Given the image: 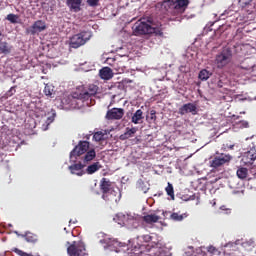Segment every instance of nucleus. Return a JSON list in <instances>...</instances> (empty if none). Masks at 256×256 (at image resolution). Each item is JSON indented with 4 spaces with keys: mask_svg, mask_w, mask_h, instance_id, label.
Masks as SVG:
<instances>
[{
    "mask_svg": "<svg viewBox=\"0 0 256 256\" xmlns=\"http://www.w3.org/2000/svg\"><path fill=\"white\" fill-rule=\"evenodd\" d=\"M99 87L95 84H90L87 87H79L71 96L62 100V103L68 105V109H81L85 101H91V98L97 95Z\"/></svg>",
    "mask_w": 256,
    "mask_h": 256,
    "instance_id": "1",
    "label": "nucleus"
},
{
    "mask_svg": "<svg viewBox=\"0 0 256 256\" xmlns=\"http://www.w3.org/2000/svg\"><path fill=\"white\" fill-rule=\"evenodd\" d=\"M231 61H233V51L231 48L226 47L216 54L214 63L217 69H224V67H227Z\"/></svg>",
    "mask_w": 256,
    "mask_h": 256,
    "instance_id": "2",
    "label": "nucleus"
},
{
    "mask_svg": "<svg viewBox=\"0 0 256 256\" xmlns=\"http://www.w3.org/2000/svg\"><path fill=\"white\" fill-rule=\"evenodd\" d=\"M91 37H93V34L90 31H81L70 38L69 45L72 49H79V47H83V45L90 41Z\"/></svg>",
    "mask_w": 256,
    "mask_h": 256,
    "instance_id": "3",
    "label": "nucleus"
},
{
    "mask_svg": "<svg viewBox=\"0 0 256 256\" xmlns=\"http://www.w3.org/2000/svg\"><path fill=\"white\" fill-rule=\"evenodd\" d=\"M152 22L153 21L151 20H138L132 27L133 35L136 37L141 35H151V31H153V28H151Z\"/></svg>",
    "mask_w": 256,
    "mask_h": 256,
    "instance_id": "4",
    "label": "nucleus"
},
{
    "mask_svg": "<svg viewBox=\"0 0 256 256\" xmlns=\"http://www.w3.org/2000/svg\"><path fill=\"white\" fill-rule=\"evenodd\" d=\"M165 2L168 3L169 9H173L177 15H183L191 3L190 0H165Z\"/></svg>",
    "mask_w": 256,
    "mask_h": 256,
    "instance_id": "5",
    "label": "nucleus"
},
{
    "mask_svg": "<svg viewBox=\"0 0 256 256\" xmlns=\"http://www.w3.org/2000/svg\"><path fill=\"white\" fill-rule=\"evenodd\" d=\"M233 159V156L225 153H221L219 156L214 157L210 161V167L213 169H219V167H223V165L230 163Z\"/></svg>",
    "mask_w": 256,
    "mask_h": 256,
    "instance_id": "6",
    "label": "nucleus"
},
{
    "mask_svg": "<svg viewBox=\"0 0 256 256\" xmlns=\"http://www.w3.org/2000/svg\"><path fill=\"white\" fill-rule=\"evenodd\" d=\"M89 149L88 141H79L78 145L74 147V149L70 152V159H77V157H81V155H85Z\"/></svg>",
    "mask_w": 256,
    "mask_h": 256,
    "instance_id": "7",
    "label": "nucleus"
},
{
    "mask_svg": "<svg viewBox=\"0 0 256 256\" xmlns=\"http://www.w3.org/2000/svg\"><path fill=\"white\" fill-rule=\"evenodd\" d=\"M102 199L110 205H117L121 201V190L116 189L108 192V194H102Z\"/></svg>",
    "mask_w": 256,
    "mask_h": 256,
    "instance_id": "8",
    "label": "nucleus"
},
{
    "mask_svg": "<svg viewBox=\"0 0 256 256\" xmlns=\"http://www.w3.org/2000/svg\"><path fill=\"white\" fill-rule=\"evenodd\" d=\"M47 29V24L43 20H37L33 25L26 30V33L30 35H36V33H41Z\"/></svg>",
    "mask_w": 256,
    "mask_h": 256,
    "instance_id": "9",
    "label": "nucleus"
},
{
    "mask_svg": "<svg viewBox=\"0 0 256 256\" xmlns=\"http://www.w3.org/2000/svg\"><path fill=\"white\" fill-rule=\"evenodd\" d=\"M128 255L134 256H149V250L145 247V245H134L131 248L127 249Z\"/></svg>",
    "mask_w": 256,
    "mask_h": 256,
    "instance_id": "10",
    "label": "nucleus"
},
{
    "mask_svg": "<svg viewBox=\"0 0 256 256\" xmlns=\"http://www.w3.org/2000/svg\"><path fill=\"white\" fill-rule=\"evenodd\" d=\"M123 115H125V110L123 108H112L107 111L106 119L119 120L123 119Z\"/></svg>",
    "mask_w": 256,
    "mask_h": 256,
    "instance_id": "11",
    "label": "nucleus"
},
{
    "mask_svg": "<svg viewBox=\"0 0 256 256\" xmlns=\"http://www.w3.org/2000/svg\"><path fill=\"white\" fill-rule=\"evenodd\" d=\"M68 169L72 175H77L78 177L85 175V170H83L85 169V164L81 162L70 165Z\"/></svg>",
    "mask_w": 256,
    "mask_h": 256,
    "instance_id": "12",
    "label": "nucleus"
},
{
    "mask_svg": "<svg viewBox=\"0 0 256 256\" xmlns=\"http://www.w3.org/2000/svg\"><path fill=\"white\" fill-rule=\"evenodd\" d=\"M100 191H102V195H107L111 191H114L113 183L107 178H102L100 181Z\"/></svg>",
    "mask_w": 256,
    "mask_h": 256,
    "instance_id": "13",
    "label": "nucleus"
},
{
    "mask_svg": "<svg viewBox=\"0 0 256 256\" xmlns=\"http://www.w3.org/2000/svg\"><path fill=\"white\" fill-rule=\"evenodd\" d=\"M256 159V149H250L242 157V162L246 165H253Z\"/></svg>",
    "mask_w": 256,
    "mask_h": 256,
    "instance_id": "14",
    "label": "nucleus"
},
{
    "mask_svg": "<svg viewBox=\"0 0 256 256\" xmlns=\"http://www.w3.org/2000/svg\"><path fill=\"white\" fill-rule=\"evenodd\" d=\"M66 5L73 13H79L83 0H66Z\"/></svg>",
    "mask_w": 256,
    "mask_h": 256,
    "instance_id": "15",
    "label": "nucleus"
},
{
    "mask_svg": "<svg viewBox=\"0 0 256 256\" xmlns=\"http://www.w3.org/2000/svg\"><path fill=\"white\" fill-rule=\"evenodd\" d=\"M179 115H186V113H197V106L193 103L184 104L182 107L179 108L178 111Z\"/></svg>",
    "mask_w": 256,
    "mask_h": 256,
    "instance_id": "16",
    "label": "nucleus"
},
{
    "mask_svg": "<svg viewBox=\"0 0 256 256\" xmlns=\"http://www.w3.org/2000/svg\"><path fill=\"white\" fill-rule=\"evenodd\" d=\"M159 219H161V216L157 215V214H145L142 217V221H144V223H146L147 225H153L154 223H158Z\"/></svg>",
    "mask_w": 256,
    "mask_h": 256,
    "instance_id": "17",
    "label": "nucleus"
},
{
    "mask_svg": "<svg viewBox=\"0 0 256 256\" xmlns=\"http://www.w3.org/2000/svg\"><path fill=\"white\" fill-rule=\"evenodd\" d=\"M99 75L104 81H109V79H113V70L109 67H104L100 69Z\"/></svg>",
    "mask_w": 256,
    "mask_h": 256,
    "instance_id": "18",
    "label": "nucleus"
},
{
    "mask_svg": "<svg viewBox=\"0 0 256 256\" xmlns=\"http://www.w3.org/2000/svg\"><path fill=\"white\" fill-rule=\"evenodd\" d=\"M135 133H137L136 127H132V128L127 127L126 131L120 135V140L127 141V139H131V137H133Z\"/></svg>",
    "mask_w": 256,
    "mask_h": 256,
    "instance_id": "19",
    "label": "nucleus"
},
{
    "mask_svg": "<svg viewBox=\"0 0 256 256\" xmlns=\"http://www.w3.org/2000/svg\"><path fill=\"white\" fill-rule=\"evenodd\" d=\"M151 29H152L151 34H154L156 37H164L163 25L154 24L153 21H152Z\"/></svg>",
    "mask_w": 256,
    "mask_h": 256,
    "instance_id": "20",
    "label": "nucleus"
},
{
    "mask_svg": "<svg viewBox=\"0 0 256 256\" xmlns=\"http://www.w3.org/2000/svg\"><path fill=\"white\" fill-rule=\"evenodd\" d=\"M95 157H97V152H95V149H90L84 154L82 161L83 163H91Z\"/></svg>",
    "mask_w": 256,
    "mask_h": 256,
    "instance_id": "21",
    "label": "nucleus"
},
{
    "mask_svg": "<svg viewBox=\"0 0 256 256\" xmlns=\"http://www.w3.org/2000/svg\"><path fill=\"white\" fill-rule=\"evenodd\" d=\"M127 217H128V214L118 213L116 214L114 221H116L118 225H121L122 227H126Z\"/></svg>",
    "mask_w": 256,
    "mask_h": 256,
    "instance_id": "22",
    "label": "nucleus"
},
{
    "mask_svg": "<svg viewBox=\"0 0 256 256\" xmlns=\"http://www.w3.org/2000/svg\"><path fill=\"white\" fill-rule=\"evenodd\" d=\"M142 119H144L143 117V110L138 109L132 116V123H134V125H139V123H141Z\"/></svg>",
    "mask_w": 256,
    "mask_h": 256,
    "instance_id": "23",
    "label": "nucleus"
},
{
    "mask_svg": "<svg viewBox=\"0 0 256 256\" xmlns=\"http://www.w3.org/2000/svg\"><path fill=\"white\" fill-rule=\"evenodd\" d=\"M101 163L99 162H94L93 164L89 165L86 168V173L88 175H93V173H97V171H99V169H101Z\"/></svg>",
    "mask_w": 256,
    "mask_h": 256,
    "instance_id": "24",
    "label": "nucleus"
},
{
    "mask_svg": "<svg viewBox=\"0 0 256 256\" xmlns=\"http://www.w3.org/2000/svg\"><path fill=\"white\" fill-rule=\"evenodd\" d=\"M13 51V46L9 45L7 42H1L0 40V52L4 55H9Z\"/></svg>",
    "mask_w": 256,
    "mask_h": 256,
    "instance_id": "25",
    "label": "nucleus"
},
{
    "mask_svg": "<svg viewBox=\"0 0 256 256\" xmlns=\"http://www.w3.org/2000/svg\"><path fill=\"white\" fill-rule=\"evenodd\" d=\"M165 191H166L168 197H170L172 199V201H175V190H174L173 184H171V182H168V185L165 188Z\"/></svg>",
    "mask_w": 256,
    "mask_h": 256,
    "instance_id": "26",
    "label": "nucleus"
},
{
    "mask_svg": "<svg viewBox=\"0 0 256 256\" xmlns=\"http://www.w3.org/2000/svg\"><path fill=\"white\" fill-rule=\"evenodd\" d=\"M236 175L239 179H247V175H249V170L247 168H239L236 172Z\"/></svg>",
    "mask_w": 256,
    "mask_h": 256,
    "instance_id": "27",
    "label": "nucleus"
},
{
    "mask_svg": "<svg viewBox=\"0 0 256 256\" xmlns=\"http://www.w3.org/2000/svg\"><path fill=\"white\" fill-rule=\"evenodd\" d=\"M24 239L27 241V243H37V235L36 234H33L31 232H27L25 235H24Z\"/></svg>",
    "mask_w": 256,
    "mask_h": 256,
    "instance_id": "28",
    "label": "nucleus"
},
{
    "mask_svg": "<svg viewBox=\"0 0 256 256\" xmlns=\"http://www.w3.org/2000/svg\"><path fill=\"white\" fill-rule=\"evenodd\" d=\"M137 225V218L128 214L126 218V227H135Z\"/></svg>",
    "mask_w": 256,
    "mask_h": 256,
    "instance_id": "29",
    "label": "nucleus"
},
{
    "mask_svg": "<svg viewBox=\"0 0 256 256\" xmlns=\"http://www.w3.org/2000/svg\"><path fill=\"white\" fill-rule=\"evenodd\" d=\"M185 217H187L186 214H179L177 212H174L170 215V219H172V221H183Z\"/></svg>",
    "mask_w": 256,
    "mask_h": 256,
    "instance_id": "30",
    "label": "nucleus"
},
{
    "mask_svg": "<svg viewBox=\"0 0 256 256\" xmlns=\"http://www.w3.org/2000/svg\"><path fill=\"white\" fill-rule=\"evenodd\" d=\"M198 77L201 81H207V79H209V77H211V73L209 71H207L206 69H203L200 71Z\"/></svg>",
    "mask_w": 256,
    "mask_h": 256,
    "instance_id": "31",
    "label": "nucleus"
},
{
    "mask_svg": "<svg viewBox=\"0 0 256 256\" xmlns=\"http://www.w3.org/2000/svg\"><path fill=\"white\" fill-rule=\"evenodd\" d=\"M53 93H55V90H53V86L46 84L44 87V95L53 98Z\"/></svg>",
    "mask_w": 256,
    "mask_h": 256,
    "instance_id": "32",
    "label": "nucleus"
},
{
    "mask_svg": "<svg viewBox=\"0 0 256 256\" xmlns=\"http://www.w3.org/2000/svg\"><path fill=\"white\" fill-rule=\"evenodd\" d=\"M6 19L13 24L19 23V15L17 14H8Z\"/></svg>",
    "mask_w": 256,
    "mask_h": 256,
    "instance_id": "33",
    "label": "nucleus"
},
{
    "mask_svg": "<svg viewBox=\"0 0 256 256\" xmlns=\"http://www.w3.org/2000/svg\"><path fill=\"white\" fill-rule=\"evenodd\" d=\"M242 247H244V249H248L249 251H251V249L255 247V241L253 240L245 241L242 243Z\"/></svg>",
    "mask_w": 256,
    "mask_h": 256,
    "instance_id": "34",
    "label": "nucleus"
},
{
    "mask_svg": "<svg viewBox=\"0 0 256 256\" xmlns=\"http://www.w3.org/2000/svg\"><path fill=\"white\" fill-rule=\"evenodd\" d=\"M249 64V60H244L241 64V69H245V71H251L252 67H255L254 64L248 65Z\"/></svg>",
    "mask_w": 256,
    "mask_h": 256,
    "instance_id": "35",
    "label": "nucleus"
},
{
    "mask_svg": "<svg viewBox=\"0 0 256 256\" xmlns=\"http://www.w3.org/2000/svg\"><path fill=\"white\" fill-rule=\"evenodd\" d=\"M253 1L254 0H238V4L240 5V7L245 9V7H249V5H251V2Z\"/></svg>",
    "mask_w": 256,
    "mask_h": 256,
    "instance_id": "36",
    "label": "nucleus"
},
{
    "mask_svg": "<svg viewBox=\"0 0 256 256\" xmlns=\"http://www.w3.org/2000/svg\"><path fill=\"white\" fill-rule=\"evenodd\" d=\"M55 117H57V112L55 110H52V114L50 117L47 118L46 124L51 125V123H53V121H55Z\"/></svg>",
    "mask_w": 256,
    "mask_h": 256,
    "instance_id": "37",
    "label": "nucleus"
},
{
    "mask_svg": "<svg viewBox=\"0 0 256 256\" xmlns=\"http://www.w3.org/2000/svg\"><path fill=\"white\" fill-rule=\"evenodd\" d=\"M103 137H105V135L103 134V132H96V133H94V135H93L94 141H97V142L103 141Z\"/></svg>",
    "mask_w": 256,
    "mask_h": 256,
    "instance_id": "38",
    "label": "nucleus"
},
{
    "mask_svg": "<svg viewBox=\"0 0 256 256\" xmlns=\"http://www.w3.org/2000/svg\"><path fill=\"white\" fill-rule=\"evenodd\" d=\"M86 3L89 7H97L99 5V0H87Z\"/></svg>",
    "mask_w": 256,
    "mask_h": 256,
    "instance_id": "39",
    "label": "nucleus"
},
{
    "mask_svg": "<svg viewBox=\"0 0 256 256\" xmlns=\"http://www.w3.org/2000/svg\"><path fill=\"white\" fill-rule=\"evenodd\" d=\"M143 241H145V243H151V241H153V236L146 234L142 236Z\"/></svg>",
    "mask_w": 256,
    "mask_h": 256,
    "instance_id": "40",
    "label": "nucleus"
},
{
    "mask_svg": "<svg viewBox=\"0 0 256 256\" xmlns=\"http://www.w3.org/2000/svg\"><path fill=\"white\" fill-rule=\"evenodd\" d=\"M150 119H151V121L157 120V111H155V110L150 111Z\"/></svg>",
    "mask_w": 256,
    "mask_h": 256,
    "instance_id": "41",
    "label": "nucleus"
},
{
    "mask_svg": "<svg viewBox=\"0 0 256 256\" xmlns=\"http://www.w3.org/2000/svg\"><path fill=\"white\" fill-rule=\"evenodd\" d=\"M111 256H125V251L116 250L111 253Z\"/></svg>",
    "mask_w": 256,
    "mask_h": 256,
    "instance_id": "42",
    "label": "nucleus"
},
{
    "mask_svg": "<svg viewBox=\"0 0 256 256\" xmlns=\"http://www.w3.org/2000/svg\"><path fill=\"white\" fill-rule=\"evenodd\" d=\"M240 127H242L243 129H247L249 127V122L245 120L240 121Z\"/></svg>",
    "mask_w": 256,
    "mask_h": 256,
    "instance_id": "43",
    "label": "nucleus"
},
{
    "mask_svg": "<svg viewBox=\"0 0 256 256\" xmlns=\"http://www.w3.org/2000/svg\"><path fill=\"white\" fill-rule=\"evenodd\" d=\"M208 252L215 254V253H217V249L215 247H213V246H209L208 247Z\"/></svg>",
    "mask_w": 256,
    "mask_h": 256,
    "instance_id": "44",
    "label": "nucleus"
},
{
    "mask_svg": "<svg viewBox=\"0 0 256 256\" xmlns=\"http://www.w3.org/2000/svg\"><path fill=\"white\" fill-rule=\"evenodd\" d=\"M13 93H15V87H11L9 89V91L7 92L8 97H11V95H13Z\"/></svg>",
    "mask_w": 256,
    "mask_h": 256,
    "instance_id": "45",
    "label": "nucleus"
},
{
    "mask_svg": "<svg viewBox=\"0 0 256 256\" xmlns=\"http://www.w3.org/2000/svg\"><path fill=\"white\" fill-rule=\"evenodd\" d=\"M108 247H111V245H115V240H110L107 242Z\"/></svg>",
    "mask_w": 256,
    "mask_h": 256,
    "instance_id": "46",
    "label": "nucleus"
},
{
    "mask_svg": "<svg viewBox=\"0 0 256 256\" xmlns=\"http://www.w3.org/2000/svg\"><path fill=\"white\" fill-rule=\"evenodd\" d=\"M226 147H227V149H233V147H235V145L234 144H230V145L226 144Z\"/></svg>",
    "mask_w": 256,
    "mask_h": 256,
    "instance_id": "47",
    "label": "nucleus"
},
{
    "mask_svg": "<svg viewBox=\"0 0 256 256\" xmlns=\"http://www.w3.org/2000/svg\"><path fill=\"white\" fill-rule=\"evenodd\" d=\"M141 191H143V193H147V191H149V188H142Z\"/></svg>",
    "mask_w": 256,
    "mask_h": 256,
    "instance_id": "48",
    "label": "nucleus"
},
{
    "mask_svg": "<svg viewBox=\"0 0 256 256\" xmlns=\"http://www.w3.org/2000/svg\"><path fill=\"white\" fill-rule=\"evenodd\" d=\"M3 35V33L0 31V41H1V36Z\"/></svg>",
    "mask_w": 256,
    "mask_h": 256,
    "instance_id": "49",
    "label": "nucleus"
},
{
    "mask_svg": "<svg viewBox=\"0 0 256 256\" xmlns=\"http://www.w3.org/2000/svg\"><path fill=\"white\" fill-rule=\"evenodd\" d=\"M155 256H163L161 253H159V254H156Z\"/></svg>",
    "mask_w": 256,
    "mask_h": 256,
    "instance_id": "50",
    "label": "nucleus"
}]
</instances>
